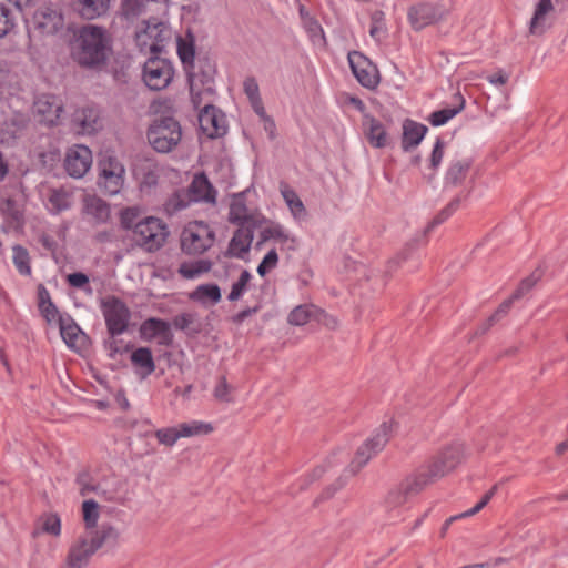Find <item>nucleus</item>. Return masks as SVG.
Instances as JSON below:
<instances>
[{"mask_svg":"<svg viewBox=\"0 0 568 568\" xmlns=\"http://www.w3.org/2000/svg\"><path fill=\"white\" fill-rule=\"evenodd\" d=\"M111 50V38L101 27L88 24L80 29L72 45V58L84 67H97L105 62Z\"/></svg>","mask_w":568,"mask_h":568,"instance_id":"obj_1","label":"nucleus"},{"mask_svg":"<svg viewBox=\"0 0 568 568\" xmlns=\"http://www.w3.org/2000/svg\"><path fill=\"white\" fill-rule=\"evenodd\" d=\"M178 54L186 70L193 68L194 62V43L191 37L189 38H179L178 39ZM189 72V83H190V93L191 99L196 109L201 108V105L209 101V98L213 93L212 89V80Z\"/></svg>","mask_w":568,"mask_h":568,"instance_id":"obj_2","label":"nucleus"},{"mask_svg":"<svg viewBox=\"0 0 568 568\" xmlns=\"http://www.w3.org/2000/svg\"><path fill=\"white\" fill-rule=\"evenodd\" d=\"M396 423L393 420L382 423L356 450L354 458L348 465V473L356 475L376 454L386 446L396 430Z\"/></svg>","mask_w":568,"mask_h":568,"instance_id":"obj_3","label":"nucleus"},{"mask_svg":"<svg viewBox=\"0 0 568 568\" xmlns=\"http://www.w3.org/2000/svg\"><path fill=\"white\" fill-rule=\"evenodd\" d=\"M464 458V446L453 444L442 449L432 460L417 469L427 485L454 470Z\"/></svg>","mask_w":568,"mask_h":568,"instance_id":"obj_4","label":"nucleus"},{"mask_svg":"<svg viewBox=\"0 0 568 568\" xmlns=\"http://www.w3.org/2000/svg\"><path fill=\"white\" fill-rule=\"evenodd\" d=\"M146 139L156 152L169 153L178 146L182 139L181 125L170 116L156 119L149 126Z\"/></svg>","mask_w":568,"mask_h":568,"instance_id":"obj_5","label":"nucleus"},{"mask_svg":"<svg viewBox=\"0 0 568 568\" xmlns=\"http://www.w3.org/2000/svg\"><path fill=\"white\" fill-rule=\"evenodd\" d=\"M427 486L423 475H419L416 470L399 485L392 488L385 497V507L390 514V518L403 520V507L412 496L420 493Z\"/></svg>","mask_w":568,"mask_h":568,"instance_id":"obj_6","label":"nucleus"},{"mask_svg":"<svg viewBox=\"0 0 568 568\" xmlns=\"http://www.w3.org/2000/svg\"><path fill=\"white\" fill-rule=\"evenodd\" d=\"M134 38L142 53L156 54L170 40L171 30L165 23L155 19L145 20L138 24Z\"/></svg>","mask_w":568,"mask_h":568,"instance_id":"obj_7","label":"nucleus"},{"mask_svg":"<svg viewBox=\"0 0 568 568\" xmlns=\"http://www.w3.org/2000/svg\"><path fill=\"white\" fill-rule=\"evenodd\" d=\"M214 240V232L207 223L192 221L182 231L181 247L189 255H200L212 247Z\"/></svg>","mask_w":568,"mask_h":568,"instance_id":"obj_8","label":"nucleus"},{"mask_svg":"<svg viewBox=\"0 0 568 568\" xmlns=\"http://www.w3.org/2000/svg\"><path fill=\"white\" fill-rule=\"evenodd\" d=\"M169 235L166 224L159 217L149 216L134 225L133 237L136 244L149 252L161 248Z\"/></svg>","mask_w":568,"mask_h":568,"instance_id":"obj_9","label":"nucleus"},{"mask_svg":"<svg viewBox=\"0 0 568 568\" xmlns=\"http://www.w3.org/2000/svg\"><path fill=\"white\" fill-rule=\"evenodd\" d=\"M101 311L112 336L121 335L126 331L131 314L124 302L118 297L108 296L101 302Z\"/></svg>","mask_w":568,"mask_h":568,"instance_id":"obj_10","label":"nucleus"},{"mask_svg":"<svg viewBox=\"0 0 568 568\" xmlns=\"http://www.w3.org/2000/svg\"><path fill=\"white\" fill-rule=\"evenodd\" d=\"M173 77L174 69L168 59L151 57L143 65L142 79L151 90L165 89L171 83Z\"/></svg>","mask_w":568,"mask_h":568,"instance_id":"obj_11","label":"nucleus"},{"mask_svg":"<svg viewBox=\"0 0 568 568\" xmlns=\"http://www.w3.org/2000/svg\"><path fill=\"white\" fill-rule=\"evenodd\" d=\"M124 165L115 158L109 156L100 162V187L110 195L118 194L124 184Z\"/></svg>","mask_w":568,"mask_h":568,"instance_id":"obj_12","label":"nucleus"},{"mask_svg":"<svg viewBox=\"0 0 568 568\" xmlns=\"http://www.w3.org/2000/svg\"><path fill=\"white\" fill-rule=\"evenodd\" d=\"M449 9L439 3H417L408 9L407 18L414 30H422L445 19Z\"/></svg>","mask_w":568,"mask_h":568,"instance_id":"obj_13","label":"nucleus"},{"mask_svg":"<svg viewBox=\"0 0 568 568\" xmlns=\"http://www.w3.org/2000/svg\"><path fill=\"white\" fill-rule=\"evenodd\" d=\"M347 59L354 77L363 87L374 89L378 84V70L367 57L358 51H352Z\"/></svg>","mask_w":568,"mask_h":568,"instance_id":"obj_14","label":"nucleus"},{"mask_svg":"<svg viewBox=\"0 0 568 568\" xmlns=\"http://www.w3.org/2000/svg\"><path fill=\"white\" fill-rule=\"evenodd\" d=\"M98 551L88 535L79 536L69 547L60 568H85L92 556Z\"/></svg>","mask_w":568,"mask_h":568,"instance_id":"obj_15","label":"nucleus"},{"mask_svg":"<svg viewBox=\"0 0 568 568\" xmlns=\"http://www.w3.org/2000/svg\"><path fill=\"white\" fill-rule=\"evenodd\" d=\"M92 165V152L82 144H75L68 149L64 168L69 175L73 178H82Z\"/></svg>","mask_w":568,"mask_h":568,"instance_id":"obj_16","label":"nucleus"},{"mask_svg":"<svg viewBox=\"0 0 568 568\" xmlns=\"http://www.w3.org/2000/svg\"><path fill=\"white\" fill-rule=\"evenodd\" d=\"M200 128L209 138L221 136L226 132L225 115L215 106L204 104L199 114Z\"/></svg>","mask_w":568,"mask_h":568,"instance_id":"obj_17","label":"nucleus"},{"mask_svg":"<svg viewBox=\"0 0 568 568\" xmlns=\"http://www.w3.org/2000/svg\"><path fill=\"white\" fill-rule=\"evenodd\" d=\"M161 169L152 159H139L133 166V176L141 192H150L158 184Z\"/></svg>","mask_w":568,"mask_h":568,"instance_id":"obj_18","label":"nucleus"},{"mask_svg":"<svg viewBox=\"0 0 568 568\" xmlns=\"http://www.w3.org/2000/svg\"><path fill=\"white\" fill-rule=\"evenodd\" d=\"M63 111L62 101L51 94H42L34 102V112L39 120L48 125H55L59 123Z\"/></svg>","mask_w":568,"mask_h":568,"instance_id":"obj_19","label":"nucleus"},{"mask_svg":"<svg viewBox=\"0 0 568 568\" xmlns=\"http://www.w3.org/2000/svg\"><path fill=\"white\" fill-rule=\"evenodd\" d=\"M362 128L363 134L372 148L384 149L389 144L390 136L387 129L378 119L364 114Z\"/></svg>","mask_w":568,"mask_h":568,"instance_id":"obj_20","label":"nucleus"},{"mask_svg":"<svg viewBox=\"0 0 568 568\" xmlns=\"http://www.w3.org/2000/svg\"><path fill=\"white\" fill-rule=\"evenodd\" d=\"M72 128L78 134H93L102 128L100 112L93 106L78 109L72 115Z\"/></svg>","mask_w":568,"mask_h":568,"instance_id":"obj_21","label":"nucleus"},{"mask_svg":"<svg viewBox=\"0 0 568 568\" xmlns=\"http://www.w3.org/2000/svg\"><path fill=\"white\" fill-rule=\"evenodd\" d=\"M33 24L41 33L53 34L62 29L63 17L51 7H41L33 14Z\"/></svg>","mask_w":568,"mask_h":568,"instance_id":"obj_22","label":"nucleus"},{"mask_svg":"<svg viewBox=\"0 0 568 568\" xmlns=\"http://www.w3.org/2000/svg\"><path fill=\"white\" fill-rule=\"evenodd\" d=\"M140 335L144 341L155 339L160 345H169L172 339L170 325L159 318H149L141 324Z\"/></svg>","mask_w":568,"mask_h":568,"instance_id":"obj_23","label":"nucleus"},{"mask_svg":"<svg viewBox=\"0 0 568 568\" xmlns=\"http://www.w3.org/2000/svg\"><path fill=\"white\" fill-rule=\"evenodd\" d=\"M262 239L263 241H274L282 251H295L298 247V239L278 223L266 226L262 231Z\"/></svg>","mask_w":568,"mask_h":568,"instance_id":"obj_24","label":"nucleus"},{"mask_svg":"<svg viewBox=\"0 0 568 568\" xmlns=\"http://www.w3.org/2000/svg\"><path fill=\"white\" fill-rule=\"evenodd\" d=\"M90 493H94L100 498L106 501H120L122 499L120 483L115 479L104 480L97 485L93 484H81L80 494L85 497Z\"/></svg>","mask_w":568,"mask_h":568,"instance_id":"obj_25","label":"nucleus"},{"mask_svg":"<svg viewBox=\"0 0 568 568\" xmlns=\"http://www.w3.org/2000/svg\"><path fill=\"white\" fill-rule=\"evenodd\" d=\"M243 89L244 92L254 110V112L265 122V130L273 131L275 124L274 122L267 116L261 95H260V88L254 78H247L243 82Z\"/></svg>","mask_w":568,"mask_h":568,"instance_id":"obj_26","label":"nucleus"},{"mask_svg":"<svg viewBox=\"0 0 568 568\" xmlns=\"http://www.w3.org/2000/svg\"><path fill=\"white\" fill-rule=\"evenodd\" d=\"M72 2L81 18L93 20L108 13L111 0H72Z\"/></svg>","mask_w":568,"mask_h":568,"instance_id":"obj_27","label":"nucleus"},{"mask_svg":"<svg viewBox=\"0 0 568 568\" xmlns=\"http://www.w3.org/2000/svg\"><path fill=\"white\" fill-rule=\"evenodd\" d=\"M230 221L241 226L247 223H255V213L251 210L245 202L243 193L233 196L230 205Z\"/></svg>","mask_w":568,"mask_h":568,"instance_id":"obj_28","label":"nucleus"},{"mask_svg":"<svg viewBox=\"0 0 568 568\" xmlns=\"http://www.w3.org/2000/svg\"><path fill=\"white\" fill-rule=\"evenodd\" d=\"M554 10L552 0L538 1L529 24V31L531 34H541L545 32Z\"/></svg>","mask_w":568,"mask_h":568,"instance_id":"obj_29","label":"nucleus"},{"mask_svg":"<svg viewBox=\"0 0 568 568\" xmlns=\"http://www.w3.org/2000/svg\"><path fill=\"white\" fill-rule=\"evenodd\" d=\"M189 197L192 201L215 202V190L204 174H196L189 187Z\"/></svg>","mask_w":568,"mask_h":568,"instance_id":"obj_30","label":"nucleus"},{"mask_svg":"<svg viewBox=\"0 0 568 568\" xmlns=\"http://www.w3.org/2000/svg\"><path fill=\"white\" fill-rule=\"evenodd\" d=\"M280 192L293 219L295 221L304 220L307 216V211L298 194L284 182L280 184Z\"/></svg>","mask_w":568,"mask_h":568,"instance_id":"obj_31","label":"nucleus"},{"mask_svg":"<svg viewBox=\"0 0 568 568\" xmlns=\"http://www.w3.org/2000/svg\"><path fill=\"white\" fill-rule=\"evenodd\" d=\"M190 300L203 306L215 305L221 301V290L216 284H202L189 294Z\"/></svg>","mask_w":568,"mask_h":568,"instance_id":"obj_32","label":"nucleus"},{"mask_svg":"<svg viewBox=\"0 0 568 568\" xmlns=\"http://www.w3.org/2000/svg\"><path fill=\"white\" fill-rule=\"evenodd\" d=\"M60 334L70 348H79L84 335L80 327L71 318H59Z\"/></svg>","mask_w":568,"mask_h":568,"instance_id":"obj_33","label":"nucleus"},{"mask_svg":"<svg viewBox=\"0 0 568 568\" xmlns=\"http://www.w3.org/2000/svg\"><path fill=\"white\" fill-rule=\"evenodd\" d=\"M427 132V128L423 124L406 120L403 124V148L409 150L420 143Z\"/></svg>","mask_w":568,"mask_h":568,"instance_id":"obj_34","label":"nucleus"},{"mask_svg":"<svg viewBox=\"0 0 568 568\" xmlns=\"http://www.w3.org/2000/svg\"><path fill=\"white\" fill-rule=\"evenodd\" d=\"M131 362L142 377L151 375L155 369L152 352L148 347H139L133 351Z\"/></svg>","mask_w":568,"mask_h":568,"instance_id":"obj_35","label":"nucleus"},{"mask_svg":"<svg viewBox=\"0 0 568 568\" xmlns=\"http://www.w3.org/2000/svg\"><path fill=\"white\" fill-rule=\"evenodd\" d=\"M62 531L61 518L55 513H45L38 519L34 535L47 534L54 538H59Z\"/></svg>","mask_w":568,"mask_h":568,"instance_id":"obj_36","label":"nucleus"},{"mask_svg":"<svg viewBox=\"0 0 568 568\" xmlns=\"http://www.w3.org/2000/svg\"><path fill=\"white\" fill-rule=\"evenodd\" d=\"M455 103L453 106L444 108L435 111L429 116V122L434 126L446 124L455 115H457L465 106V99L458 93L454 95Z\"/></svg>","mask_w":568,"mask_h":568,"instance_id":"obj_37","label":"nucleus"},{"mask_svg":"<svg viewBox=\"0 0 568 568\" xmlns=\"http://www.w3.org/2000/svg\"><path fill=\"white\" fill-rule=\"evenodd\" d=\"M89 539L99 550L105 544H115L120 538L118 528L110 524L102 525L99 529L87 532Z\"/></svg>","mask_w":568,"mask_h":568,"instance_id":"obj_38","label":"nucleus"},{"mask_svg":"<svg viewBox=\"0 0 568 568\" xmlns=\"http://www.w3.org/2000/svg\"><path fill=\"white\" fill-rule=\"evenodd\" d=\"M540 276H541V274L539 272H535V273L531 274V276L525 278L520 283V285L517 288V291L514 293L511 298L506 301V302H504L499 306L498 311L491 316L490 321H495V320L499 318L501 315L506 314L507 311L510 307V304H511L513 300L519 298L521 295L527 293L540 280Z\"/></svg>","mask_w":568,"mask_h":568,"instance_id":"obj_39","label":"nucleus"},{"mask_svg":"<svg viewBox=\"0 0 568 568\" xmlns=\"http://www.w3.org/2000/svg\"><path fill=\"white\" fill-rule=\"evenodd\" d=\"M84 211L98 222H104L110 216L109 205L103 200L94 195H87L84 197Z\"/></svg>","mask_w":568,"mask_h":568,"instance_id":"obj_40","label":"nucleus"},{"mask_svg":"<svg viewBox=\"0 0 568 568\" xmlns=\"http://www.w3.org/2000/svg\"><path fill=\"white\" fill-rule=\"evenodd\" d=\"M101 515V507L97 500L84 499L81 505V517L87 530L97 528Z\"/></svg>","mask_w":568,"mask_h":568,"instance_id":"obj_41","label":"nucleus"},{"mask_svg":"<svg viewBox=\"0 0 568 568\" xmlns=\"http://www.w3.org/2000/svg\"><path fill=\"white\" fill-rule=\"evenodd\" d=\"M0 211L12 226L19 227L22 224V207L16 200L10 197L0 199Z\"/></svg>","mask_w":568,"mask_h":568,"instance_id":"obj_42","label":"nucleus"},{"mask_svg":"<svg viewBox=\"0 0 568 568\" xmlns=\"http://www.w3.org/2000/svg\"><path fill=\"white\" fill-rule=\"evenodd\" d=\"M318 313L320 310L314 305H298L290 312L287 322L291 325L303 326L307 324L312 318H314Z\"/></svg>","mask_w":568,"mask_h":568,"instance_id":"obj_43","label":"nucleus"},{"mask_svg":"<svg viewBox=\"0 0 568 568\" xmlns=\"http://www.w3.org/2000/svg\"><path fill=\"white\" fill-rule=\"evenodd\" d=\"M178 426L180 429L181 438L209 435L214 430V427L211 423L203 420H191L187 423H182Z\"/></svg>","mask_w":568,"mask_h":568,"instance_id":"obj_44","label":"nucleus"},{"mask_svg":"<svg viewBox=\"0 0 568 568\" xmlns=\"http://www.w3.org/2000/svg\"><path fill=\"white\" fill-rule=\"evenodd\" d=\"M212 268V262L199 260L194 262L182 263L179 267V274L184 278H196Z\"/></svg>","mask_w":568,"mask_h":568,"instance_id":"obj_45","label":"nucleus"},{"mask_svg":"<svg viewBox=\"0 0 568 568\" xmlns=\"http://www.w3.org/2000/svg\"><path fill=\"white\" fill-rule=\"evenodd\" d=\"M252 233L250 230H239L230 242V252L237 257L248 252L252 243Z\"/></svg>","mask_w":568,"mask_h":568,"instance_id":"obj_46","label":"nucleus"},{"mask_svg":"<svg viewBox=\"0 0 568 568\" xmlns=\"http://www.w3.org/2000/svg\"><path fill=\"white\" fill-rule=\"evenodd\" d=\"M48 205L50 211L59 213L71 206V196L67 191L54 190L49 196Z\"/></svg>","mask_w":568,"mask_h":568,"instance_id":"obj_47","label":"nucleus"},{"mask_svg":"<svg viewBox=\"0 0 568 568\" xmlns=\"http://www.w3.org/2000/svg\"><path fill=\"white\" fill-rule=\"evenodd\" d=\"M12 252L13 264L18 272L22 275H29L31 273V268L29 265V254L27 250L20 245H16L13 246Z\"/></svg>","mask_w":568,"mask_h":568,"instance_id":"obj_48","label":"nucleus"},{"mask_svg":"<svg viewBox=\"0 0 568 568\" xmlns=\"http://www.w3.org/2000/svg\"><path fill=\"white\" fill-rule=\"evenodd\" d=\"M251 280L252 274L246 270L242 271L239 280L232 284L231 292L229 294V300L232 302L240 300L242 295L246 292Z\"/></svg>","mask_w":568,"mask_h":568,"instance_id":"obj_49","label":"nucleus"},{"mask_svg":"<svg viewBox=\"0 0 568 568\" xmlns=\"http://www.w3.org/2000/svg\"><path fill=\"white\" fill-rule=\"evenodd\" d=\"M154 436L161 445L172 447L181 438L179 426L155 430Z\"/></svg>","mask_w":568,"mask_h":568,"instance_id":"obj_50","label":"nucleus"},{"mask_svg":"<svg viewBox=\"0 0 568 568\" xmlns=\"http://www.w3.org/2000/svg\"><path fill=\"white\" fill-rule=\"evenodd\" d=\"M16 27V18L3 4H0V38L10 34Z\"/></svg>","mask_w":568,"mask_h":568,"instance_id":"obj_51","label":"nucleus"},{"mask_svg":"<svg viewBox=\"0 0 568 568\" xmlns=\"http://www.w3.org/2000/svg\"><path fill=\"white\" fill-rule=\"evenodd\" d=\"M213 396L216 400L223 403H231L233 400L232 387L224 376H221L216 382V385L213 389Z\"/></svg>","mask_w":568,"mask_h":568,"instance_id":"obj_52","label":"nucleus"},{"mask_svg":"<svg viewBox=\"0 0 568 568\" xmlns=\"http://www.w3.org/2000/svg\"><path fill=\"white\" fill-rule=\"evenodd\" d=\"M150 0H122V12L126 18H134L145 11Z\"/></svg>","mask_w":568,"mask_h":568,"instance_id":"obj_53","label":"nucleus"},{"mask_svg":"<svg viewBox=\"0 0 568 568\" xmlns=\"http://www.w3.org/2000/svg\"><path fill=\"white\" fill-rule=\"evenodd\" d=\"M469 164L464 161H457L450 164L446 179L452 183H458L462 179H464Z\"/></svg>","mask_w":568,"mask_h":568,"instance_id":"obj_54","label":"nucleus"},{"mask_svg":"<svg viewBox=\"0 0 568 568\" xmlns=\"http://www.w3.org/2000/svg\"><path fill=\"white\" fill-rule=\"evenodd\" d=\"M278 255L275 248H272L267 252V254L263 257L262 262L257 266V273L261 276H265L272 270L277 266Z\"/></svg>","mask_w":568,"mask_h":568,"instance_id":"obj_55","label":"nucleus"},{"mask_svg":"<svg viewBox=\"0 0 568 568\" xmlns=\"http://www.w3.org/2000/svg\"><path fill=\"white\" fill-rule=\"evenodd\" d=\"M139 216V210L136 207H128L121 213V224L126 230H133L134 225L138 223L136 219Z\"/></svg>","mask_w":568,"mask_h":568,"instance_id":"obj_56","label":"nucleus"},{"mask_svg":"<svg viewBox=\"0 0 568 568\" xmlns=\"http://www.w3.org/2000/svg\"><path fill=\"white\" fill-rule=\"evenodd\" d=\"M39 310L48 323L59 324V318H63L53 303L40 305Z\"/></svg>","mask_w":568,"mask_h":568,"instance_id":"obj_57","label":"nucleus"},{"mask_svg":"<svg viewBox=\"0 0 568 568\" xmlns=\"http://www.w3.org/2000/svg\"><path fill=\"white\" fill-rule=\"evenodd\" d=\"M444 156V143L442 140H437L430 156V166L436 169L442 163Z\"/></svg>","mask_w":568,"mask_h":568,"instance_id":"obj_58","label":"nucleus"},{"mask_svg":"<svg viewBox=\"0 0 568 568\" xmlns=\"http://www.w3.org/2000/svg\"><path fill=\"white\" fill-rule=\"evenodd\" d=\"M67 280L71 286L77 288H83L89 284V277L81 272L69 274Z\"/></svg>","mask_w":568,"mask_h":568,"instance_id":"obj_59","label":"nucleus"},{"mask_svg":"<svg viewBox=\"0 0 568 568\" xmlns=\"http://www.w3.org/2000/svg\"><path fill=\"white\" fill-rule=\"evenodd\" d=\"M382 31H383L382 13L376 12L372 18V26L369 29V34L374 39H379V34L382 33Z\"/></svg>","mask_w":568,"mask_h":568,"instance_id":"obj_60","label":"nucleus"},{"mask_svg":"<svg viewBox=\"0 0 568 568\" xmlns=\"http://www.w3.org/2000/svg\"><path fill=\"white\" fill-rule=\"evenodd\" d=\"M485 506L481 505L480 501H478L473 508L462 513V514H458V515H455V516H452L448 518V524H453L455 520H458V519H464V518H467V517H471L476 514H478Z\"/></svg>","mask_w":568,"mask_h":568,"instance_id":"obj_61","label":"nucleus"},{"mask_svg":"<svg viewBox=\"0 0 568 568\" xmlns=\"http://www.w3.org/2000/svg\"><path fill=\"white\" fill-rule=\"evenodd\" d=\"M307 30L311 33L313 41H316V38L324 39V31L317 21H310L307 24Z\"/></svg>","mask_w":568,"mask_h":568,"instance_id":"obj_62","label":"nucleus"},{"mask_svg":"<svg viewBox=\"0 0 568 568\" xmlns=\"http://www.w3.org/2000/svg\"><path fill=\"white\" fill-rule=\"evenodd\" d=\"M488 81L491 84L504 85L508 81V75L506 73H504L503 71H499V72L488 77Z\"/></svg>","mask_w":568,"mask_h":568,"instance_id":"obj_63","label":"nucleus"},{"mask_svg":"<svg viewBox=\"0 0 568 568\" xmlns=\"http://www.w3.org/2000/svg\"><path fill=\"white\" fill-rule=\"evenodd\" d=\"M182 196H186L185 194L183 193H178L173 200L171 201L170 205L174 209V210H181L185 206H187L189 204V201L186 200H183Z\"/></svg>","mask_w":568,"mask_h":568,"instance_id":"obj_64","label":"nucleus"}]
</instances>
